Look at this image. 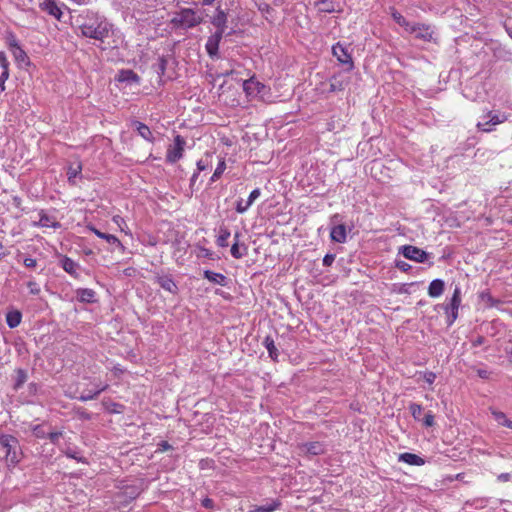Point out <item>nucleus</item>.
<instances>
[{
	"mask_svg": "<svg viewBox=\"0 0 512 512\" xmlns=\"http://www.w3.org/2000/svg\"><path fill=\"white\" fill-rule=\"evenodd\" d=\"M0 66L2 68V71H6V73H9V61L6 57V54L3 51H0Z\"/></svg>",
	"mask_w": 512,
	"mask_h": 512,
	"instance_id": "47",
	"label": "nucleus"
},
{
	"mask_svg": "<svg viewBox=\"0 0 512 512\" xmlns=\"http://www.w3.org/2000/svg\"><path fill=\"white\" fill-rule=\"evenodd\" d=\"M486 339L484 336H477L475 340L472 341V346L477 347L480 345H483L485 343Z\"/></svg>",
	"mask_w": 512,
	"mask_h": 512,
	"instance_id": "58",
	"label": "nucleus"
},
{
	"mask_svg": "<svg viewBox=\"0 0 512 512\" xmlns=\"http://www.w3.org/2000/svg\"><path fill=\"white\" fill-rule=\"evenodd\" d=\"M27 379H28V374H27L26 370H24L22 368L16 369L15 375L13 377V380H14L13 389L15 391H18L24 385V383L27 381Z\"/></svg>",
	"mask_w": 512,
	"mask_h": 512,
	"instance_id": "26",
	"label": "nucleus"
},
{
	"mask_svg": "<svg viewBox=\"0 0 512 512\" xmlns=\"http://www.w3.org/2000/svg\"><path fill=\"white\" fill-rule=\"evenodd\" d=\"M173 449L172 445H170L167 441H161L157 445L156 452H165Z\"/></svg>",
	"mask_w": 512,
	"mask_h": 512,
	"instance_id": "52",
	"label": "nucleus"
},
{
	"mask_svg": "<svg viewBox=\"0 0 512 512\" xmlns=\"http://www.w3.org/2000/svg\"><path fill=\"white\" fill-rule=\"evenodd\" d=\"M22 319V314L18 310L9 311L6 314V323L9 328H16Z\"/></svg>",
	"mask_w": 512,
	"mask_h": 512,
	"instance_id": "27",
	"label": "nucleus"
},
{
	"mask_svg": "<svg viewBox=\"0 0 512 512\" xmlns=\"http://www.w3.org/2000/svg\"><path fill=\"white\" fill-rule=\"evenodd\" d=\"M153 280L165 291H167L173 295L178 294L179 288H178L177 284L175 283V281L173 280L171 275L154 272Z\"/></svg>",
	"mask_w": 512,
	"mask_h": 512,
	"instance_id": "9",
	"label": "nucleus"
},
{
	"mask_svg": "<svg viewBox=\"0 0 512 512\" xmlns=\"http://www.w3.org/2000/svg\"><path fill=\"white\" fill-rule=\"evenodd\" d=\"M132 127L138 132V134L143 139H145L146 141L151 142V143L154 142L155 138H154L150 128L146 124L135 120L132 123Z\"/></svg>",
	"mask_w": 512,
	"mask_h": 512,
	"instance_id": "18",
	"label": "nucleus"
},
{
	"mask_svg": "<svg viewBox=\"0 0 512 512\" xmlns=\"http://www.w3.org/2000/svg\"><path fill=\"white\" fill-rule=\"evenodd\" d=\"M422 422H423V425L425 427H432V426H434V424H435V417H434L433 413L431 411H428L425 414Z\"/></svg>",
	"mask_w": 512,
	"mask_h": 512,
	"instance_id": "46",
	"label": "nucleus"
},
{
	"mask_svg": "<svg viewBox=\"0 0 512 512\" xmlns=\"http://www.w3.org/2000/svg\"><path fill=\"white\" fill-rule=\"evenodd\" d=\"M408 31L415 33L416 38L424 41H431L433 37V31H431L429 26L424 24H413Z\"/></svg>",
	"mask_w": 512,
	"mask_h": 512,
	"instance_id": "14",
	"label": "nucleus"
},
{
	"mask_svg": "<svg viewBox=\"0 0 512 512\" xmlns=\"http://www.w3.org/2000/svg\"><path fill=\"white\" fill-rule=\"evenodd\" d=\"M60 262H61V267L63 268V270L65 272H67L74 278H79V272H78L80 269L79 263L75 262L74 260H72L71 258H69L67 256H64Z\"/></svg>",
	"mask_w": 512,
	"mask_h": 512,
	"instance_id": "16",
	"label": "nucleus"
},
{
	"mask_svg": "<svg viewBox=\"0 0 512 512\" xmlns=\"http://www.w3.org/2000/svg\"><path fill=\"white\" fill-rule=\"evenodd\" d=\"M461 305V289L455 285L450 302L440 305L447 315V325L452 326L458 318V310Z\"/></svg>",
	"mask_w": 512,
	"mask_h": 512,
	"instance_id": "4",
	"label": "nucleus"
},
{
	"mask_svg": "<svg viewBox=\"0 0 512 512\" xmlns=\"http://www.w3.org/2000/svg\"><path fill=\"white\" fill-rule=\"evenodd\" d=\"M6 41L10 51L20 46L19 41L12 32L8 33Z\"/></svg>",
	"mask_w": 512,
	"mask_h": 512,
	"instance_id": "44",
	"label": "nucleus"
},
{
	"mask_svg": "<svg viewBox=\"0 0 512 512\" xmlns=\"http://www.w3.org/2000/svg\"><path fill=\"white\" fill-rule=\"evenodd\" d=\"M9 78V73H6V71H2L1 75H0V91L3 92L5 91L6 87H5V82L8 80Z\"/></svg>",
	"mask_w": 512,
	"mask_h": 512,
	"instance_id": "55",
	"label": "nucleus"
},
{
	"mask_svg": "<svg viewBox=\"0 0 512 512\" xmlns=\"http://www.w3.org/2000/svg\"><path fill=\"white\" fill-rule=\"evenodd\" d=\"M511 478V475L509 473H502L498 476V480L501 482H507Z\"/></svg>",
	"mask_w": 512,
	"mask_h": 512,
	"instance_id": "64",
	"label": "nucleus"
},
{
	"mask_svg": "<svg viewBox=\"0 0 512 512\" xmlns=\"http://www.w3.org/2000/svg\"><path fill=\"white\" fill-rule=\"evenodd\" d=\"M399 253H401L406 259L418 263H424L430 257L429 253L413 245L401 246Z\"/></svg>",
	"mask_w": 512,
	"mask_h": 512,
	"instance_id": "6",
	"label": "nucleus"
},
{
	"mask_svg": "<svg viewBox=\"0 0 512 512\" xmlns=\"http://www.w3.org/2000/svg\"><path fill=\"white\" fill-rule=\"evenodd\" d=\"M445 289V283L442 279H434L428 287V295L432 298L441 296Z\"/></svg>",
	"mask_w": 512,
	"mask_h": 512,
	"instance_id": "20",
	"label": "nucleus"
},
{
	"mask_svg": "<svg viewBox=\"0 0 512 512\" xmlns=\"http://www.w3.org/2000/svg\"><path fill=\"white\" fill-rule=\"evenodd\" d=\"M317 5L319 6V10L321 12L332 13L335 11L334 1L333 0H320Z\"/></svg>",
	"mask_w": 512,
	"mask_h": 512,
	"instance_id": "37",
	"label": "nucleus"
},
{
	"mask_svg": "<svg viewBox=\"0 0 512 512\" xmlns=\"http://www.w3.org/2000/svg\"><path fill=\"white\" fill-rule=\"evenodd\" d=\"M228 22V12L221 6H217L214 14L210 17V23L216 28L215 32L225 34Z\"/></svg>",
	"mask_w": 512,
	"mask_h": 512,
	"instance_id": "8",
	"label": "nucleus"
},
{
	"mask_svg": "<svg viewBox=\"0 0 512 512\" xmlns=\"http://www.w3.org/2000/svg\"><path fill=\"white\" fill-rule=\"evenodd\" d=\"M78 415L81 419H84V420L91 419V415L85 409L78 410Z\"/></svg>",
	"mask_w": 512,
	"mask_h": 512,
	"instance_id": "60",
	"label": "nucleus"
},
{
	"mask_svg": "<svg viewBox=\"0 0 512 512\" xmlns=\"http://www.w3.org/2000/svg\"><path fill=\"white\" fill-rule=\"evenodd\" d=\"M76 294H77V298L80 302H83V303L95 302L96 293L93 289L80 288L76 291Z\"/></svg>",
	"mask_w": 512,
	"mask_h": 512,
	"instance_id": "25",
	"label": "nucleus"
},
{
	"mask_svg": "<svg viewBox=\"0 0 512 512\" xmlns=\"http://www.w3.org/2000/svg\"><path fill=\"white\" fill-rule=\"evenodd\" d=\"M23 264L25 267L27 268H35L37 266V261L36 259L34 258H31V257H26L24 260H23Z\"/></svg>",
	"mask_w": 512,
	"mask_h": 512,
	"instance_id": "57",
	"label": "nucleus"
},
{
	"mask_svg": "<svg viewBox=\"0 0 512 512\" xmlns=\"http://www.w3.org/2000/svg\"><path fill=\"white\" fill-rule=\"evenodd\" d=\"M204 21L203 15L198 11L191 8H182L171 19V24L174 27L182 29H191Z\"/></svg>",
	"mask_w": 512,
	"mask_h": 512,
	"instance_id": "3",
	"label": "nucleus"
},
{
	"mask_svg": "<svg viewBox=\"0 0 512 512\" xmlns=\"http://www.w3.org/2000/svg\"><path fill=\"white\" fill-rule=\"evenodd\" d=\"M207 167H208V164H207V163H205L203 160H199V161L197 162V170H198V173H199L200 171H204V170H206V169H207Z\"/></svg>",
	"mask_w": 512,
	"mask_h": 512,
	"instance_id": "63",
	"label": "nucleus"
},
{
	"mask_svg": "<svg viewBox=\"0 0 512 512\" xmlns=\"http://www.w3.org/2000/svg\"><path fill=\"white\" fill-rule=\"evenodd\" d=\"M263 345L267 349L270 358L276 361L278 359L279 353L273 338L271 336H266L263 341Z\"/></svg>",
	"mask_w": 512,
	"mask_h": 512,
	"instance_id": "29",
	"label": "nucleus"
},
{
	"mask_svg": "<svg viewBox=\"0 0 512 512\" xmlns=\"http://www.w3.org/2000/svg\"><path fill=\"white\" fill-rule=\"evenodd\" d=\"M336 255L335 254H326L323 258V265L324 266H331L335 260Z\"/></svg>",
	"mask_w": 512,
	"mask_h": 512,
	"instance_id": "56",
	"label": "nucleus"
},
{
	"mask_svg": "<svg viewBox=\"0 0 512 512\" xmlns=\"http://www.w3.org/2000/svg\"><path fill=\"white\" fill-rule=\"evenodd\" d=\"M477 375L482 378V379H488L489 378V375L490 373L487 371V370H484V369H478L477 370Z\"/></svg>",
	"mask_w": 512,
	"mask_h": 512,
	"instance_id": "62",
	"label": "nucleus"
},
{
	"mask_svg": "<svg viewBox=\"0 0 512 512\" xmlns=\"http://www.w3.org/2000/svg\"><path fill=\"white\" fill-rule=\"evenodd\" d=\"M347 85H348V80H344L340 76L335 75L330 79V91L331 92L343 91Z\"/></svg>",
	"mask_w": 512,
	"mask_h": 512,
	"instance_id": "30",
	"label": "nucleus"
},
{
	"mask_svg": "<svg viewBox=\"0 0 512 512\" xmlns=\"http://www.w3.org/2000/svg\"><path fill=\"white\" fill-rule=\"evenodd\" d=\"M11 53H12L15 61L18 64H26V65L30 64L29 57H28L27 53L22 49L21 46L16 47V49L11 50Z\"/></svg>",
	"mask_w": 512,
	"mask_h": 512,
	"instance_id": "31",
	"label": "nucleus"
},
{
	"mask_svg": "<svg viewBox=\"0 0 512 512\" xmlns=\"http://www.w3.org/2000/svg\"><path fill=\"white\" fill-rule=\"evenodd\" d=\"M0 449L5 451V460L9 465L16 466L22 458L19 440L10 434H0Z\"/></svg>",
	"mask_w": 512,
	"mask_h": 512,
	"instance_id": "2",
	"label": "nucleus"
},
{
	"mask_svg": "<svg viewBox=\"0 0 512 512\" xmlns=\"http://www.w3.org/2000/svg\"><path fill=\"white\" fill-rule=\"evenodd\" d=\"M203 276L208 281L218 284L220 286L227 285V277L222 273L213 272L211 270H205Z\"/></svg>",
	"mask_w": 512,
	"mask_h": 512,
	"instance_id": "24",
	"label": "nucleus"
},
{
	"mask_svg": "<svg viewBox=\"0 0 512 512\" xmlns=\"http://www.w3.org/2000/svg\"><path fill=\"white\" fill-rule=\"evenodd\" d=\"M36 225L41 227H52L54 229H58L61 227L60 222L56 221L54 217L48 215L44 211L39 213V221Z\"/></svg>",
	"mask_w": 512,
	"mask_h": 512,
	"instance_id": "21",
	"label": "nucleus"
},
{
	"mask_svg": "<svg viewBox=\"0 0 512 512\" xmlns=\"http://www.w3.org/2000/svg\"><path fill=\"white\" fill-rule=\"evenodd\" d=\"M399 461L404 462L409 465H414V466H422L425 464V460L423 458H421L420 456H418L416 454L409 453V452L400 454Z\"/></svg>",
	"mask_w": 512,
	"mask_h": 512,
	"instance_id": "23",
	"label": "nucleus"
},
{
	"mask_svg": "<svg viewBox=\"0 0 512 512\" xmlns=\"http://www.w3.org/2000/svg\"><path fill=\"white\" fill-rule=\"evenodd\" d=\"M27 286L30 290V293L33 295H38L40 293V288L38 287L37 283L34 281H29L27 283Z\"/></svg>",
	"mask_w": 512,
	"mask_h": 512,
	"instance_id": "54",
	"label": "nucleus"
},
{
	"mask_svg": "<svg viewBox=\"0 0 512 512\" xmlns=\"http://www.w3.org/2000/svg\"><path fill=\"white\" fill-rule=\"evenodd\" d=\"M332 53L337 60L345 66V71L350 72L354 69V62L348 49L341 43H336L332 47Z\"/></svg>",
	"mask_w": 512,
	"mask_h": 512,
	"instance_id": "7",
	"label": "nucleus"
},
{
	"mask_svg": "<svg viewBox=\"0 0 512 512\" xmlns=\"http://www.w3.org/2000/svg\"><path fill=\"white\" fill-rule=\"evenodd\" d=\"M490 410L491 414L493 415L494 419L498 422L499 425L512 429V421L507 419L505 413L493 408H490Z\"/></svg>",
	"mask_w": 512,
	"mask_h": 512,
	"instance_id": "32",
	"label": "nucleus"
},
{
	"mask_svg": "<svg viewBox=\"0 0 512 512\" xmlns=\"http://www.w3.org/2000/svg\"><path fill=\"white\" fill-rule=\"evenodd\" d=\"M264 84L255 80L254 77L243 82V89L248 96H255L264 89Z\"/></svg>",
	"mask_w": 512,
	"mask_h": 512,
	"instance_id": "15",
	"label": "nucleus"
},
{
	"mask_svg": "<svg viewBox=\"0 0 512 512\" xmlns=\"http://www.w3.org/2000/svg\"><path fill=\"white\" fill-rule=\"evenodd\" d=\"M40 7L43 11H46L49 15L54 16L56 19H60L62 12L54 0H44Z\"/></svg>",
	"mask_w": 512,
	"mask_h": 512,
	"instance_id": "19",
	"label": "nucleus"
},
{
	"mask_svg": "<svg viewBox=\"0 0 512 512\" xmlns=\"http://www.w3.org/2000/svg\"><path fill=\"white\" fill-rule=\"evenodd\" d=\"M77 21L82 36L102 42L112 29V24L103 15L89 10L79 15Z\"/></svg>",
	"mask_w": 512,
	"mask_h": 512,
	"instance_id": "1",
	"label": "nucleus"
},
{
	"mask_svg": "<svg viewBox=\"0 0 512 512\" xmlns=\"http://www.w3.org/2000/svg\"><path fill=\"white\" fill-rule=\"evenodd\" d=\"M61 436L62 432H49L46 434V438L53 444H57Z\"/></svg>",
	"mask_w": 512,
	"mask_h": 512,
	"instance_id": "51",
	"label": "nucleus"
},
{
	"mask_svg": "<svg viewBox=\"0 0 512 512\" xmlns=\"http://www.w3.org/2000/svg\"><path fill=\"white\" fill-rule=\"evenodd\" d=\"M230 252L235 259H241L247 254L248 247L245 244L233 243Z\"/></svg>",
	"mask_w": 512,
	"mask_h": 512,
	"instance_id": "33",
	"label": "nucleus"
},
{
	"mask_svg": "<svg viewBox=\"0 0 512 512\" xmlns=\"http://www.w3.org/2000/svg\"><path fill=\"white\" fill-rule=\"evenodd\" d=\"M115 80L120 83L128 85H139L141 82L140 76L131 69H121L115 76Z\"/></svg>",
	"mask_w": 512,
	"mask_h": 512,
	"instance_id": "11",
	"label": "nucleus"
},
{
	"mask_svg": "<svg viewBox=\"0 0 512 512\" xmlns=\"http://www.w3.org/2000/svg\"><path fill=\"white\" fill-rule=\"evenodd\" d=\"M260 195L261 190L259 188H255L253 191H251L248 200L246 201L247 205L251 206Z\"/></svg>",
	"mask_w": 512,
	"mask_h": 512,
	"instance_id": "48",
	"label": "nucleus"
},
{
	"mask_svg": "<svg viewBox=\"0 0 512 512\" xmlns=\"http://www.w3.org/2000/svg\"><path fill=\"white\" fill-rule=\"evenodd\" d=\"M185 144L184 137L176 135L173 145H170L167 150L166 161L173 164L180 160L183 156Z\"/></svg>",
	"mask_w": 512,
	"mask_h": 512,
	"instance_id": "5",
	"label": "nucleus"
},
{
	"mask_svg": "<svg viewBox=\"0 0 512 512\" xmlns=\"http://www.w3.org/2000/svg\"><path fill=\"white\" fill-rule=\"evenodd\" d=\"M330 237L334 242L345 243L347 239L346 227L343 224L334 226L331 229Z\"/></svg>",
	"mask_w": 512,
	"mask_h": 512,
	"instance_id": "22",
	"label": "nucleus"
},
{
	"mask_svg": "<svg viewBox=\"0 0 512 512\" xmlns=\"http://www.w3.org/2000/svg\"><path fill=\"white\" fill-rule=\"evenodd\" d=\"M249 207L250 206L247 205L246 202H245V204L243 203V199H240L236 203L235 210H236L237 213L243 214V213H245L248 210Z\"/></svg>",
	"mask_w": 512,
	"mask_h": 512,
	"instance_id": "49",
	"label": "nucleus"
},
{
	"mask_svg": "<svg viewBox=\"0 0 512 512\" xmlns=\"http://www.w3.org/2000/svg\"><path fill=\"white\" fill-rule=\"evenodd\" d=\"M82 170V165L80 162L75 165H70L67 171L68 180L71 181L73 178L77 177Z\"/></svg>",
	"mask_w": 512,
	"mask_h": 512,
	"instance_id": "39",
	"label": "nucleus"
},
{
	"mask_svg": "<svg viewBox=\"0 0 512 512\" xmlns=\"http://www.w3.org/2000/svg\"><path fill=\"white\" fill-rule=\"evenodd\" d=\"M108 388V385L105 384V385H96V390L94 392H83L79 397L78 399L82 402H86V401H89V400H92V399H96L98 397V395L105 391L106 389Z\"/></svg>",
	"mask_w": 512,
	"mask_h": 512,
	"instance_id": "28",
	"label": "nucleus"
},
{
	"mask_svg": "<svg viewBox=\"0 0 512 512\" xmlns=\"http://www.w3.org/2000/svg\"><path fill=\"white\" fill-rule=\"evenodd\" d=\"M391 16L399 26L404 27L407 31L411 27V24L405 19V17L393 7L391 8Z\"/></svg>",
	"mask_w": 512,
	"mask_h": 512,
	"instance_id": "34",
	"label": "nucleus"
},
{
	"mask_svg": "<svg viewBox=\"0 0 512 512\" xmlns=\"http://www.w3.org/2000/svg\"><path fill=\"white\" fill-rule=\"evenodd\" d=\"M200 251H201V256L209 258V259H213V253L209 249H206V248L202 247L200 249Z\"/></svg>",
	"mask_w": 512,
	"mask_h": 512,
	"instance_id": "61",
	"label": "nucleus"
},
{
	"mask_svg": "<svg viewBox=\"0 0 512 512\" xmlns=\"http://www.w3.org/2000/svg\"><path fill=\"white\" fill-rule=\"evenodd\" d=\"M90 230L96 235L98 236L99 238L101 239H104L106 240V242L110 245H113V246H116L117 248H119L121 251H124L125 247L124 245L121 243V241L115 236V235H112V234H108V233H104V232H101L100 230H98L97 228L95 227H91Z\"/></svg>",
	"mask_w": 512,
	"mask_h": 512,
	"instance_id": "17",
	"label": "nucleus"
},
{
	"mask_svg": "<svg viewBox=\"0 0 512 512\" xmlns=\"http://www.w3.org/2000/svg\"><path fill=\"white\" fill-rule=\"evenodd\" d=\"M280 506L278 501H273L270 504L262 505L257 507L253 512H272Z\"/></svg>",
	"mask_w": 512,
	"mask_h": 512,
	"instance_id": "40",
	"label": "nucleus"
},
{
	"mask_svg": "<svg viewBox=\"0 0 512 512\" xmlns=\"http://www.w3.org/2000/svg\"><path fill=\"white\" fill-rule=\"evenodd\" d=\"M299 449L309 456H319L326 452V445L320 441H311L301 444Z\"/></svg>",
	"mask_w": 512,
	"mask_h": 512,
	"instance_id": "10",
	"label": "nucleus"
},
{
	"mask_svg": "<svg viewBox=\"0 0 512 512\" xmlns=\"http://www.w3.org/2000/svg\"><path fill=\"white\" fill-rule=\"evenodd\" d=\"M487 120L485 122H478L477 128L484 132H490L491 128H487V125L495 126L500 124L506 120L505 115L493 114L492 111H489L486 116H484Z\"/></svg>",
	"mask_w": 512,
	"mask_h": 512,
	"instance_id": "13",
	"label": "nucleus"
},
{
	"mask_svg": "<svg viewBox=\"0 0 512 512\" xmlns=\"http://www.w3.org/2000/svg\"><path fill=\"white\" fill-rule=\"evenodd\" d=\"M479 297H480V299H481L483 302L487 303V304H488V306H490V307H492V306H494V305H496V304L498 303V301H497V300H495V299L492 297V295L490 294V292H489L488 290H486V291H482V292L480 293Z\"/></svg>",
	"mask_w": 512,
	"mask_h": 512,
	"instance_id": "41",
	"label": "nucleus"
},
{
	"mask_svg": "<svg viewBox=\"0 0 512 512\" xmlns=\"http://www.w3.org/2000/svg\"><path fill=\"white\" fill-rule=\"evenodd\" d=\"M409 410L411 412L412 417L415 420H420V417H421V414H422V411H423V408H422V406L420 404L411 403L409 405Z\"/></svg>",
	"mask_w": 512,
	"mask_h": 512,
	"instance_id": "42",
	"label": "nucleus"
},
{
	"mask_svg": "<svg viewBox=\"0 0 512 512\" xmlns=\"http://www.w3.org/2000/svg\"><path fill=\"white\" fill-rule=\"evenodd\" d=\"M167 63L166 57L161 56L158 58L157 63L152 65V69L159 77H162L165 74Z\"/></svg>",
	"mask_w": 512,
	"mask_h": 512,
	"instance_id": "35",
	"label": "nucleus"
},
{
	"mask_svg": "<svg viewBox=\"0 0 512 512\" xmlns=\"http://www.w3.org/2000/svg\"><path fill=\"white\" fill-rule=\"evenodd\" d=\"M202 506L207 509H212L214 507V501L210 498H205L202 500Z\"/></svg>",
	"mask_w": 512,
	"mask_h": 512,
	"instance_id": "59",
	"label": "nucleus"
},
{
	"mask_svg": "<svg viewBox=\"0 0 512 512\" xmlns=\"http://www.w3.org/2000/svg\"><path fill=\"white\" fill-rule=\"evenodd\" d=\"M33 434L35 437L40 439H45L47 432L44 430L43 425H35L32 428Z\"/></svg>",
	"mask_w": 512,
	"mask_h": 512,
	"instance_id": "45",
	"label": "nucleus"
},
{
	"mask_svg": "<svg viewBox=\"0 0 512 512\" xmlns=\"http://www.w3.org/2000/svg\"><path fill=\"white\" fill-rule=\"evenodd\" d=\"M225 169H226V163H225V160L222 159V160L219 161V163H218V165H217L213 175L211 176L210 181L211 182L217 181L221 177V175L223 174Z\"/></svg>",
	"mask_w": 512,
	"mask_h": 512,
	"instance_id": "38",
	"label": "nucleus"
},
{
	"mask_svg": "<svg viewBox=\"0 0 512 512\" xmlns=\"http://www.w3.org/2000/svg\"><path fill=\"white\" fill-rule=\"evenodd\" d=\"M230 231L227 229V228H221L220 229V234L219 236L217 237V245L220 246V247H226L228 246V238L230 237Z\"/></svg>",
	"mask_w": 512,
	"mask_h": 512,
	"instance_id": "36",
	"label": "nucleus"
},
{
	"mask_svg": "<svg viewBox=\"0 0 512 512\" xmlns=\"http://www.w3.org/2000/svg\"><path fill=\"white\" fill-rule=\"evenodd\" d=\"M395 266L396 268L403 272H407L411 269V265L403 260H396Z\"/></svg>",
	"mask_w": 512,
	"mask_h": 512,
	"instance_id": "50",
	"label": "nucleus"
},
{
	"mask_svg": "<svg viewBox=\"0 0 512 512\" xmlns=\"http://www.w3.org/2000/svg\"><path fill=\"white\" fill-rule=\"evenodd\" d=\"M423 378L428 384H432L436 379V374L431 371H426L423 373Z\"/></svg>",
	"mask_w": 512,
	"mask_h": 512,
	"instance_id": "53",
	"label": "nucleus"
},
{
	"mask_svg": "<svg viewBox=\"0 0 512 512\" xmlns=\"http://www.w3.org/2000/svg\"><path fill=\"white\" fill-rule=\"evenodd\" d=\"M139 490L135 486H126L124 488L123 494L127 496V498L131 501L134 500L139 495Z\"/></svg>",
	"mask_w": 512,
	"mask_h": 512,
	"instance_id": "43",
	"label": "nucleus"
},
{
	"mask_svg": "<svg viewBox=\"0 0 512 512\" xmlns=\"http://www.w3.org/2000/svg\"><path fill=\"white\" fill-rule=\"evenodd\" d=\"M223 36L224 34H221L220 32H214L211 36L208 37L205 48L211 58L218 56L219 44Z\"/></svg>",
	"mask_w": 512,
	"mask_h": 512,
	"instance_id": "12",
	"label": "nucleus"
}]
</instances>
